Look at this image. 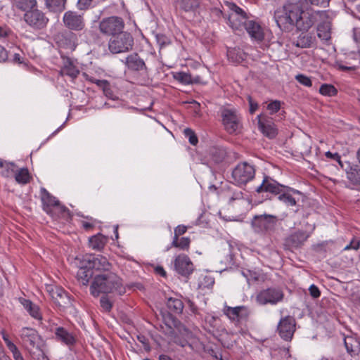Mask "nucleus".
<instances>
[{"mask_svg":"<svg viewBox=\"0 0 360 360\" xmlns=\"http://www.w3.org/2000/svg\"><path fill=\"white\" fill-rule=\"evenodd\" d=\"M274 18L277 25L282 30L295 26L298 30L307 32L319 19L327 18V11L288 3L275 11Z\"/></svg>","mask_w":360,"mask_h":360,"instance_id":"f257e3e1","label":"nucleus"},{"mask_svg":"<svg viewBox=\"0 0 360 360\" xmlns=\"http://www.w3.org/2000/svg\"><path fill=\"white\" fill-rule=\"evenodd\" d=\"M90 291L94 296H98L100 293L115 292L122 295L125 292L121 278L112 272L96 276L91 285Z\"/></svg>","mask_w":360,"mask_h":360,"instance_id":"f03ea898","label":"nucleus"},{"mask_svg":"<svg viewBox=\"0 0 360 360\" xmlns=\"http://www.w3.org/2000/svg\"><path fill=\"white\" fill-rule=\"evenodd\" d=\"M224 129L229 134H237L242 127L241 116L235 108L221 107L219 110Z\"/></svg>","mask_w":360,"mask_h":360,"instance_id":"7ed1b4c3","label":"nucleus"},{"mask_svg":"<svg viewBox=\"0 0 360 360\" xmlns=\"http://www.w3.org/2000/svg\"><path fill=\"white\" fill-rule=\"evenodd\" d=\"M278 218L276 216L264 214L254 216L251 225L255 233L265 235L275 230Z\"/></svg>","mask_w":360,"mask_h":360,"instance_id":"20e7f679","label":"nucleus"},{"mask_svg":"<svg viewBox=\"0 0 360 360\" xmlns=\"http://www.w3.org/2000/svg\"><path fill=\"white\" fill-rule=\"evenodd\" d=\"M133 45L134 39L131 34L122 32L110 39L108 49L112 53H120L131 50Z\"/></svg>","mask_w":360,"mask_h":360,"instance_id":"39448f33","label":"nucleus"},{"mask_svg":"<svg viewBox=\"0 0 360 360\" xmlns=\"http://www.w3.org/2000/svg\"><path fill=\"white\" fill-rule=\"evenodd\" d=\"M23 20L34 30L44 29L49 21L46 14L37 7L27 13H25Z\"/></svg>","mask_w":360,"mask_h":360,"instance_id":"423d86ee","label":"nucleus"},{"mask_svg":"<svg viewBox=\"0 0 360 360\" xmlns=\"http://www.w3.org/2000/svg\"><path fill=\"white\" fill-rule=\"evenodd\" d=\"M124 27L123 20L117 16L105 18L99 22L100 32L112 37L123 32Z\"/></svg>","mask_w":360,"mask_h":360,"instance_id":"0eeeda50","label":"nucleus"},{"mask_svg":"<svg viewBox=\"0 0 360 360\" xmlns=\"http://www.w3.org/2000/svg\"><path fill=\"white\" fill-rule=\"evenodd\" d=\"M255 175V167L246 162L239 163L232 172V177L238 185H245Z\"/></svg>","mask_w":360,"mask_h":360,"instance_id":"6e6552de","label":"nucleus"},{"mask_svg":"<svg viewBox=\"0 0 360 360\" xmlns=\"http://www.w3.org/2000/svg\"><path fill=\"white\" fill-rule=\"evenodd\" d=\"M63 23L68 30L75 32H81L86 27L84 14L77 11L69 10L64 13Z\"/></svg>","mask_w":360,"mask_h":360,"instance_id":"1a4fd4ad","label":"nucleus"},{"mask_svg":"<svg viewBox=\"0 0 360 360\" xmlns=\"http://www.w3.org/2000/svg\"><path fill=\"white\" fill-rule=\"evenodd\" d=\"M84 262L88 264L94 271L111 272L110 270L112 267L111 263L108 259L101 255H86L83 256Z\"/></svg>","mask_w":360,"mask_h":360,"instance_id":"9d476101","label":"nucleus"},{"mask_svg":"<svg viewBox=\"0 0 360 360\" xmlns=\"http://www.w3.org/2000/svg\"><path fill=\"white\" fill-rule=\"evenodd\" d=\"M310 234L305 231L298 230L288 236L283 243L285 250H292L302 247Z\"/></svg>","mask_w":360,"mask_h":360,"instance_id":"9b49d317","label":"nucleus"},{"mask_svg":"<svg viewBox=\"0 0 360 360\" xmlns=\"http://www.w3.org/2000/svg\"><path fill=\"white\" fill-rule=\"evenodd\" d=\"M283 292L279 288H269L260 291L257 295V301L261 304H276L283 298Z\"/></svg>","mask_w":360,"mask_h":360,"instance_id":"f8f14e48","label":"nucleus"},{"mask_svg":"<svg viewBox=\"0 0 360 360\" xmlns=\"http://www.w3.org/2000/svg\"><path fill=\"white\" fill-rule=\"evenodd\" d=\"M20 337L22 345L27 349L31 350L34 348H38L40 336L35 329L24 327L20 331Z\"/></svg>","mask_w":360,"mask_h":360,"instance_id":"ddd939ff","label":"nucleus"},{"mask_svg":"<svg viewBox=\"0 0 360 360\" xmlns=\"http://www.w3.org/2000/svg\"><path fill=\"white\" fill-rule=\"evenodd\" d=\"M49 292L53 303L58 307L60 310L63 308H71L70 298L64 289L53 286L50 288Z\"/></svg>","mask_w":360,"mask_h":360,"instance_id":"4468645a","label":"nucleus"},{"mask_svg":"<svg viewBox=\"0 0 360 360\" xmlns=\"http://www.w3.org/2000/svg\"><path fill=\"white\" fill-rule=\"evenodd\" d=\"M295 321L292 316H284L278 325V332L282 339L290 341L295 331Z\"/></svg>","mask_w":360,"mask_h":360,"instance_id":"2eb2a0df","label":"nucleus"},{"mask_svg":"<svg viewBox=\"0 0 360 360\" xmlns=\"http://www.w3.org/2000/svg\"><path fill=\"white\" fill-rule=\"evenodd\" d=\"M258 127L260 131L269 139H274L278 134V129L271 117L257 115Z\"/></svg>","mask_w":360,"mask_h":360,"instance_id":"dca6fc26","label":"nucleus"},{"mask_svg":"<svg viewBox=\"0 0 360 360\" xmlns=\"http://www.w3.org/2000/svg\"><path fill=\"white\" fill-rule=\"evenodd\" d=\"M285 188V186L278 183L272 178L264 176L262 183L256 188L255 191L258 193L268 192L274 195H279Z\"/></svg>","mask_w":360,"mask_h":360,"instance_id":"f3484780","label":"nucleus"},{"mask_svg":"<svg viewBox=\"0 0 360 360\" xmlns=\"http://www.w3.org/2000/svg\"><path fill=\"white\" fill-rule=\"evenodd\" d=\"M174 269L183 276L188 277L193 271V264L186 255H178L174 260Z\"/></svg>","mask_w":360,"mask_h":360,"instance_id":"a211bd4d","label":"nucleus"},{"mask_svg":"<svg viewBox=\"0 0 360 360\" xmlns=\"http://www.w3.org/2000/svg\"><path fill=\"white\" fill-rule=\"evenodd\" d=\"M127 68L133 72L148 73V70L143 59L136 53H133L125 58Z\"/></svg>","mask_w":360,"mask_h":360,"instance_id":"6ab92c4d","label":"nucleus"},{"mask_svg":"<svg viewBox=\"0 0 360 360\" xmlns=\"http://www.w3.org/2000/svg\"><path fill=\"white\" fill-rule=\"evenodd\" d=\"M40 197L43 210L49 215L54 217L53 209L59 205V200L53 196L45 188H41Z\"/></svg>","mask_w":360,"mask_h":360,"instance_id":"aec40b11","label":"nucleus"},{"mask_svg":"<svg viewBox=\"0 0 360 360\" xmlns=\"http://www.w3.org/2000/svg\"><path fill=\"white\" fill-rule=\"evenodd\" d=\"M342 169L345 171L347 179L352 184L360 185V165L345 162Z\"/></svg>","mask_w":360,"mask_h":360,"instance_id":"412c9836","label":"nucleus"},{"mask_svg":"<svg viewBox=\"0 0 360 360\" xmlns=\"http://www.w3.org/2000/svg\"><path fill=\"white\" fill-rule=\"evenodd\" d=\"M244 27L251 39L257 41H262L264 39V30L259 22L255 20H247Z\"/></svg>","mask_w":360,"mask_h":360,"instance_id":"4be33fe9","label":"nucleus"},{"mask_svg":"<svg viewBox=\"0 0 360 360\" xmlns=\"http://www.w3.org/2000/svg\"><path fill=\"white\" fill-rule=\"evenodd\" d=\"M94 275V271L84 262V257L79 262V267L77 273V278L80 284L86 286Z\"/></svg>","mask_w":360,"mask_h":360,"instance_id":"5701e85b","label":"nucleus"},{"mask_svg":"<svg viewBox=\"0 0 360 360\" xmlns=\"http://www.w3.org/2000/svg\"><path fill=\"white\" fill-rule=\"evenodd\" d=\"M62 67L60 74L62 75H67L75 79L79 74V70L77 67L74 64L73 60L69 57L62 56Z\"/></svg>","mask_w":360,"mask_h":360,"instance_id":"b1692460","label":"nucleus"},{"mask_svg":"<svg viewBox=\"0 0 360 360\" xmlns=\"http://www.w3.org/2000/svg\"><path fill=\"white\" fill-rule=\"evenodd\" d=\"M320 22L317 26V35L321 39L328 41L331 37V21L327 13V18L319 19Z\"/></svg>","mask_w":360,"mask_h":360,"instance_id":"393cba45","label":"nucleus"},{"mask_svg":"<svg viewBox=\"0 0 360 360\" xmlns=\"http://www.w3.org/2000/svg\"><path fill=\"white\" fill-rule=\"evenodd\" d=\"M176 6L186 13H195L200 5V0H176Z\"/></svg>","mask_w":360,"mask_h":360,"instance_id":"a878e982","label":"nucleus"},{"mask_svg":"<svg viewBox=\"0 0 360 360\" xmlns=\"http://www.w3.org/2000/svg\"><path fill=\"white\" fill-rule=\"evenodd\" d=\"M344 344L347 352L351 356H356L360 353V342L353 336L344 338Z\"/></svg>","mask_w":360,"mask_h":360,"instance_id":"bb28decb","label":"nucleus"},{"mask_svg":"<svg viewBox=\"0 0 360 360\" xmlns=\"http://www.w3.org/2000/svg\"><path fill=\"white\" fill-rule=\"evenodd\" d=\"M57 340L67 345H72L75 342L74 336L63 327H58L55 332Z\"/></svg>","mask_w":360,"mask_h":360,"instance_id":"cd10ccee","label":"nucleus"},{"mask_svg":"<svg viewBox=\"0 0 360 360\" xmlns=\"http://www.w3.org/2000/svg\"><path fill=\"white\" fill-rule=\"evenodd\" d=\"M68 0H45V6L49 11L60 13L65 11Z\"/></svg>","mask_w":360,"mask_h":360,"instance_id":"c85d7f7f","label":"nucleus"},{"mask_svg":"<svg viewBox=\"0 0 360 360\" xmlns=\"http://www.w3.org/2000/svg\"><path fill=\"white\" fill-rule=\"evenodd\" d=\"M183 302L180 299L170 297L167 300V315L181 314L184 309Z\"/></svg>","mask_w":360,"mask_h":360,"instance_id":"c756f323","label":"nucleus"},{"mask_svg":"<svg viewBox=\"0 0 360 360\" xmlns=\"http://www.w3.org/2000/svg\"><path fill=\"white\" fill-rule=\"evenodd\" d=\"M108 243V238L98 233L89 238V247L94 250H101Z\"/></svg>","mask_w":360,"mask_h":360,"instance_id":"7c9ffc66","label":"nucleus"},{"mask_svg":"<svg viewBox=\"0 0 360 360\" xmlns=\"http://www.w3.org/2000/svg\"><path fill=\"white\" fill-rule=\"evenodd\" d=\"M224 4L228 7L229 11H231V13L229 15L230 20H234L235 17H239L242 20H247L248 16L246 13L236 4L225 1Z\"/></svg>","mask_w":360,"mask_h":360,"instance_id":"2f4dec72","label":"nucleus"},{"mask_svg":"<svg viewBox=\"0 0 360 360\" xmlns=\"http://www.w3.org/2000/svg\"><path fill=\"white\" fill-rule=\"evenodd\" d=\"M355 56H356V54L351 53L347 56L345 63H342V62H337L338 69L342 71L356 70L357 65L356 63V60L354 58Z\"/></svg>","mask_w":360,"mask_h":360,"instance_id":"473e14b6","label":"nucleus"},{"mask_svg":"<svg viewBox=\"0 0 360 360\" xmlns=\"http://www.w3.org/2000/svg\"><path fill=\"white\" fill-rule=\"evenodd\" d=\"M174 79L183 84H190L200 83L201 78L198 75L193 76L190 73L179 72L174 75Z\"/></svg>","mask_w":360,"mask_h":360,"instance_id":"72a5a7b5","label":"nucleus"},{"mask_svg":"<svg viewBox=\"0 0 360 360\" xmlns=\"http://www.w3.org/2000/svg\"><path fill=\"white\" fill-rule=\"evenodd\" d=\"M314 38L308 33L300 34L297 39L293 42V44L300 48H309L312 46Z\"/></svg>","mask_w":360,"mask_h":360,"instance_id":"f704fd0d","label":"nucleus"},{"mask_svg":"<svg viewBox=\"0 0 360 360\" xmlns=\"http://www.w3.org/2000/svg\"><path fill=\"white\" fill-rule=\"evenodd\" d=\"M13 4L18 9L25 13L37 6L36 0H13Z\"/></svg>","mask_w":360,"mask_h":360,"instance_id":"c9c22d12","label":"nucleus"},{"mask_svg":"<svg viewBox=\"0 0 360 360\" xmlns=\"http://www.w3.org/2000/svg\"><path fill=\"white\" fill-rule=\"evenodd\" d=\"M14 177L15 181L20 184H27L32 179V176L27 168H21L15 171Z\"/></svg>","mask_w":360,"mask_h":360,"instance_id":"e433bc0d","label":"nucleus"},{"mask_svg":"<svg viewBox=\"0 0 360 360\" xmlns=\"http://www.w3.org/2000/svg\"><path fill=\"white\" fill-rule=\"evenodd\" d=\"M330 0H299L298 4L304 8H323L328 6Z\"/></svg>","mask_w":360,"mask_h":360,"instance_id":"4c0bfd02","label":"nucleus"},{"mask_svg":"<svg viewBox=\"0 0 360 360\" xmlns=\"http://www.w3.org/2000/svg\"><path fill=\"white\" fill-rule=\"evenodd\" d=\"M54 217H52L54 219L62 218L65 221H69L72 219V214L70 210L64 205H57L53 209Z\"/></svg>","mask_w":360,"mask_h":360,"instance_id":"58836bf2","label":"nucleus"},{"mask_svg":"<svg viewBox=\"0 0 360 360\" xmlns=\"http://www.w3.org/2000/svg\"><path fill=\"white\" fill-rule=\"evenodd\" d=\"M190 243L191 240L188 237L173 238L171 245L166 248V251H168L172 247L178 248L183 250H187L189 248Z\"/></svg>","mask_w":360,"mask_h":360,"instance_id":"ea45409f","label":"nucleus"},{"mask_svg":"<svg viewBox=\"0 0 360 360\" xmlns=\"http://www.w3.org/2000/svg\"><path fill=\"white\" fill-rule=\"evenodd\" d=\"M15 165L13 162H8L0 160V174L6 178L12 176L15 173Z\"/></svg>","mask_w":360,"mask_h":360,"instance_id":"a19ab883","label":"nucleus"},{"mask_svg":"<svg viewBox=\"0 0 360 360\" xmlns=\"http://www.w3.org/2000/svg\"><path fill=\"white\" fill-rule=\"evenodd\" d=\"M18 301L30 315H38L39 308L37 304L24 297H20Z\"/></svg>","mask_w":360,"mask_h":360,"instance_id":"79ce46f5","label":"nucleus"},{"mask_svg":"<svg viewBox=\"0 0 360 360\" xmlns=\"http://www.w3.org/2000/svg\"><path fill=\"white\" fill-rule=\"evenodd\" d=\"M210 155L213 162L219 163L224 160L226 153L222 148L213 147L210 150Z\"/></svg>","mask_w":360,"mask_h":360,"instance_id":"37998d69","label":"nucleus"},{"mask_svg":"<svg viewBox=\"0 0 360 360\" xmlns=\"http://www.w3.org/2000/svg\"><path fill=\"white\" fill-rule=\"evenodd\" d=\"M223 311L224 315H229L230 314L231 315H239L240 314H242V315H247L250 313L247 307L245 306H238L235 307L225 306Z\"/></svg>","mask_w":360,"mask_h":360,"instance_id":"c03bdc74","label":"nucleus"},{"mask_svg":"<svg viewBox=\"0 0 360 360\" xmlns=\"http://www.w3.org/2000/svg\"><path fill=\"white\" fill-rule=\"evenodd\" d=\"M98 86L102 89L104 95L108 98L115 99L113 91L112 90L110 84L105 79L98 81Z\"/></svg>","mask_w":360,"mask_h":360,"instance_id":"a18cd8bd","label":"nucleus"},{"mask_svg":"<svg viewBox=\"0 0 360 360\" xmlns=\"http://www.w3.org/2000/svg\"><path fill=\"white\" fill-rule=\"evenodd\" d=\"M319 93L326 96H334L338 94V90L332 84H323L319 88Z\"/></svg>","mask_w":360,"mask_h":360,"instance_id":"49530a36","label":"nucleus"},{"mask_svg":"<svg viewBox=\"0 0 360 360\" xmlns=\"http://www.w3.org/2000/svg\"><path fill=\"white\" fill-rule=\"evenodd\" d=\"M247 22V20H242L239 17H235L234 20H230L229 15H227L226 18V23L233 30H240L243 26H245V22Z\"/></svg>","mask_w":360,"mask_h":360,"instance_id":"de8ad7c7","label":"nucleus"},{"mask_svg":"<svg viewBox=\"0 0 360 360\" xmlns=\"http://www.w3.org/2000/svg\"><path fill=\"white\" fill-rule=\"evenodd\" d=\"M163 321L169 328L180 329L181 323L176 316H162Z\"/></svg>","mask_w":360,"mask_h":360,"instance_id":"09e8293b","label":"nucleus"},{"mask_svg":"<svg viewBox=\"0 0 360 360\" xmlns=\"http://www.w3.org/2000/svg\"><path fill=\"white\" fill-rule=\"evenodd\" d=\"M278 200L288 206H295L297 203L295 198L288 193H281L278 197Z\"/></svg>","mask_w":360,"mask_h":360,"instance_id":"8fccbe9b","label":"nucleus"},{"mask_svg":"<svg viewBox=\"0 0 360 360\" xmlns=\"http://www.w3.org/2000/svg\"><path fill=\"white\" fill-rule=\"evenodd\" d=\"M184 134L185 137L188 139V141L191 145H197V143H198V139L193 129H191V128H186L184 130Z\"/></svg>","mask_w":360,"mask_h":360,"instance_id":"3c124183","label":"nucleus"},{"mask_svg":"<svg viewBox=\"0 0 360 360\" xmlns=\"http://www.w3.org/2000/svg\"><path fill=\"white\" fill-rule=\"evenodd\" d=\"M243 275L247 278L248 283H250L251 282L258 281L260 277L258 273L250 270L243 271Z\"/></svg>","mask_w":360,"mask_h":360,"instance_id":"603ef678","label":"nucleus"},{"mask_svg":"<svg viewBox=\"0 0 360 360\" xmlns=\"http://www.w3.org/2000/svg\"><path fill=\"white\" fill-rule=\"evenodd\" d=\"M155 38L157 43L160 49L170 44L169 39L163 34H157Z\"/></svg>","mask_w":360,"mask_h":360,"instance_id":"864d4df0","label":"nucleus"},{"mask_svg":"<svg viewBox=\"0 0 360 360\" xmlns=\"http://www.w3.org/2000/svg\"><path fill=\"white\" fill-rule=\"evenodd\" d=\"M295 79L301 84L304 86L310 87L312 86V82L311 79L302 74H299L295 76Z\"/></svg>","mask_w":360,"mask_h":360,"instance_id":"5fc2aeb1","label":"nucleus"},{"mask_svg":"<svg viewBox=\"0 0 360 360\" xmlns=\"http://www.w3.org/2000/svg\"><path fill=\"white\" fill-rule=\"evenodd\" d=\"M281 101L275 100L271 102H270L267 105V110L269 111L271 115L275 114L278 112L281 109Z\"/></svg>","mask_w":360,"mask_h":360,"instance_id":"6e6d98bb","label":"nucleus"},{"mask_svg":"<svg viewBox=\"0 0 360 360\" xmlns=\"http://www.w3.org/2000/svg\"><path fill=\"white\" fill-rule=\"evenodd\" d=\"M101 307L103 309V313L109 312L112 308L111 302L106 297H102L100 300Z\"/></svg>","mask_w":360,"mask_h":360,"instance_id":"4d7b16f0","label":"nucleus"},{"mask_svg":"<svg viewBox=\"0 0 360 360\" xmlns=\"http://www.w3.org/2000/svg\"><path fill=\"white\" fill-rule=\"evenodd\" d=\"M94 1V0H78L77 7L79 11H86L91 6Z\"/></svg>","mask_w":360,"mask_h":360,"instance_id":"13d9d810","label":"nucleus"},{"mask_svg":"<svg viewBox=\"0 0 360 360\" xmlns=\"http://www.w3.org/2000/svg\"><path fill=\"white\" fill-rule=\"evenodd\" d=\"M325 156L328 159H331L336 161L341 168L342 165H344L345 162H342L341 156L338 153H333L330 151H328L325 153Z\"/></svg>","mask_w":360,"mask_h":360,"instance_id":"bf43d9fd","label":"nucleus"},{"mask_svg":"<svg viewBox=\"0 0 360 360\" xmlns=\"http://www.w3.org/2000/svg\"><path fill=\"white\" fill-rule=\"evenodd\" d=\"M360 247V240H358L356 238H354L349 243V244L347 245L344 250H357Z\"/></svg>","mask_w":360,"mask_h":360,"instance_id":"052dcab7","label":"nucleus"},{"mask_svg":"<svg viewBox=\"0 0 360 360\" xmlns=\"http://www.w3.org/2000/svg\"><path fill=\"white\" fill-rule=\"evenodd\" d=\"M214 284V278H212V276H206L204 277L203 281L201 282L200 286H202L203 288H212Z\"/></svg>","mask_w":360,"mask_h":360,"instance_id":"680f3d73","label":"nucleus"},{"mask_svg":"<svg viewBox=\"0 0 360 360\" xmlns=\"http://www.w3.org/2000/svg\"><path fill=\"white\" fill-rule=\"evenodd\" d=\"M210 13L212 16L215 17L217 18H220L221 17L224 18L226 20L227 15L223 13L220 8L214 7L210 9Z\"/></svg>","mask_w":360,"mask_h":360,"instance_id":"e2e57ef3","label":"nucleus"},{"mask_svg":"<svg viewBox=\"0 0 360 360\" xmlns=\"http://www.w3.org/2000/svg\"><path fill=\"white\" fill-rule=\"evenodd\" d=\"M187 231V227L184 225H179L174 229L173 238H177L180 236L184 234Z\"/></svg>","mask_w":360,"mask_h":360,"instance_id":"0e129e2a","label":"nucleus"},{"mask_svg":"<svg viewBox=\"0 0 360 360\" xmlns=\"http://www.w3.org/2000/svg\"><path fill=\"white\" fill-rule=\"evenodd\" d=\"M229 203L232 204L233 201L236 200H242L243 199V193L240 191L233 192L231 195H229Z\"/></svg>","mask_w":360,"mask_h":360,"instance_id":"69168bd1","label":"nucleus"},{"mask_svg":"<svg viewBox=\"0 0 360 360\" xmlns=\"http://www.w3.org/2000/svg\"><path fill=\"white\" fill-rule=\"evenodd\" d=\"M309 294L313 298H318L321 295V292L319 289V288L315 285L314 284H312L310 285L309 288Z\"/></svg>","mask_w":360,"mask_h":360,"instance_id":"338daca9","label":"nucleus"},{"mask_svg":"<svg viewBox=\"0 0 360 360\" xmlns=\"http://www.w3.org/2000/svg\"><path fill=\"white\" fill-rule=\"evenodd\" d=\"M138 340L143 344L144 349L146 351L149 352L150 350V347L148 342V338L142 335H139L137 336Z\"/></svg>","mask_w":360,"mask_h":360,"instance_id":"774afa93","label":"nucleus"}]
</instances>
